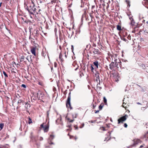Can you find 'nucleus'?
<instances>
[{"label":"nucleus","mask_w":148,"mask_h":148,"mask_svg":"<svg viewBox=\"0 0 148 148\" xmlns=\"http://www.w3.org/2000/svg\"><path fill=\"white\" fill-rule=\"evenodd\" d=\"M110 68L111 70H112L114 69V67H115V64L114 62H112L109 65Z\"/></svg>","instance_id":"11"},{"label":"nucleus","mask_w":148,"mask_h":148,"mask_svg":"<svg viewBox=\"0 0 148 148\" xmlns=\"http://www.w3.org/2000/svg\"><path fill=\"white\" fill-rule=\"evenodd\" d=\"M127 38L128 39H130L131 38V36L130 35H129V36L127 37Z\"/></svg>","instance_id":"45"},{"label":"nucleus","mask_w":148,"mask_h":148,"mask_svg":"<svg viewBox=\"0 0 148 148\" xmlns=\"http://www.w3.org/2000/svg\"><path fill=\"white\" fill-rule=\"evenodd\" d=\"M142 3L144 5H148V0H144V1L142 2ZM148 9V6H146Z\"/></svg>","instance_id":"17"},{"label":"nucleus","mask_w":148,"mask_h":148,"mask_svg":"<svg viewBox=\"0 0 148 148\" xmlns=\"http://www.w3.org/2000/svg\"><path fill=\"white\" fill-rule=\"evenodd\" d=\"M103 102H104L106 104L107 103V99L105 97H104L103 98Z\"/></svg>","instance_id":"31"},{"label":"nucleus","mask_w":148,"mask_h":148,"mask_svg":"<svg viewBox=\"0 0 148 148\" xmlns=\"http://www.w3.org/2000/svg\"><path fill=\"white\" fill-rule=\"evenodd\" d=\"M25 108L27 109L28 108H29L30 107V105L28 103V102H27L25 103Z\"/></svg>","instance_id":"19"},{"label":"nucleus","mask_w":148,"mask_h":148,"mask_svg":"<svg viewBox=\"0 0 148 148\" xmlns=\"http://www.w3.org/2000/svg\"><path fill=\"white\" fill-rule=\"evenodd\" d=\"M22 101L21 100H19L18 101V104H19V105H20L21 103H22Z\"/></svg>","instance_id":"29"},{"label":"nucleus","mask_w":148,"mask_h":148,"mask_svg":"<svg viewBox=\"0 0 148 148\" xmlns=\"http://www.w3.org/2000/svg\"><path fill=\"white\" fill-rule=\"evenodd\" d=\"M145 24L148 27V21H147L146 23H145Z\"/></svg>","instance_id":"43"},{"label":"nucleus","mask_w":148,"mask_h":148,"mask_svg":"<svg viewBox=\"0 0 148 148\" xmlns=\"http://www.w3.org/2000/svg\"><path fill=\"white\" fill-rule=\"evenodd\" d=\"M74 139L76 140L77 139V138L76 137H74Z\"/></svg>","instance_id":"58"},{"label":"nucleus","mask_w":148,"mask_h":148,"mask_svg":"<svg viewBox=\"0 0 148 148\" xmlns=\"http://www.w3.org/2000/svg\"><path fill=\"white\" fill-rule=\"evenodd\" d=\"M32 3L30 5L35 6V4L33 1H32Z\"/></svg>","instance_id":"34"},{"label":"nucleus","mask_w":148,"mask_h":148,"mask_svg":"<svg viewBox=\"0 0 148 148\" xmlns=\"http://www.w3.org/2000/svg\"><path fill=\"white\" fill-rule=\"evenodd\" d=\"M127 115H125L124 116H123L118 120V124H119L121 123H123V122L125 121L127 119L126 116H127Z\"/></svg>","instance_id":"4"},{"label":"nucleus","mask_w":148,"mask_h":148,"mask_svg":"<svg viewBox=\"0 0 148 148\" xmlns=\"http://www.w3.org/2000/svg\"><path fill=\"white\" fill-rule=\"evenodd\" d=\"M129 18L130 20H131V23L130 24L132 25H134L135 23V22L133 18L132 17H130Z\"/></svg>","instance_id":"18"},{"label":"nucleus","mask_w":148,"mask_h":148,"mask_svg":"<svg viewBox=\"0 0 148 148\" xmlns=\"http://www.w3.org/2000/svg\"><path fill=\"white\" fill-rule=\"evenodd\" d=\"M94 65L96 66V69H97L98 68V65H99V62L97 61H95L93 63Z\"/></svg>","instance_id":"15"},{"label":"nucleus","mask_w":148,"mask_h":148,"mask_svg":"<svg viewBox=\"0 0 148 148\" xmlns=\"http://www.w3.org/2000/svg\"><path fill=\"white\" fill-rule=\"evenodd\" d=\"M69 128H71V125H69Z\"/></svg>","instance_id":"63"},{"label":"nucleus","mask_w":148,"mask_h":148,"mask_svg":"<svg viewBox=\"0 0 148 148\" xmlns=\"http://www.w3.org/2000/svg\"><path fill=\"white\" fill-rule=\"evenodd\" d=\"M91 51L93 52L94 55H98L100 54V52L99 50L94 48H92Z\"/></svg>","instance_id":"10"},{"label":"nucleus","mask_w":148,"mask_h":148,"mask_svg":"<svg viewBox=\"0 0 148 148\" xmlns=\"http://www.w3.org/2000/svg\"><path fill=\"white\" fill-rule=\"evenodd\" d=\"M46 28L47 29H48L49 28V27L48 26H47V25L46 27Z\"/></svg>","instance_id":"60"},{"label":"nucleus","mask_w":148,"mask_h":148,"mask_svg":"<svg viewBox=\"0 0 148 148\" xmlns=\"http://www.w3.org/2000/svg\"><path fill=\"white\" fill-rule=\"evenodd\" d=\"M22 87H23V88H25L26 87V86L24 84H22V85L21 86Z\"/></svg>","instance_id":"36"},{"label":"nucleus","mask_w":148,"mask_h":148,"mask_svg":"<svg viewBox=\"0 0 148 148\" xmlns=\"http://www.w3.org/2000/svg\"><path fill=\"white\" fill-rule=\"evenodd\" d=\"M145 103H146V105H144V107H142V108H141V109H142V108H145V107H146V106H147V102H146V101H145Z\"/></svg>","instance_id":"35"},{"label":"nucleus","mask_w":148,"mask_h":148,"mask_svg":"<svg viewBox=\"0 0 148 148\" xmlns=\"http://www.w3.org/2000/svg\"><path fill=\"white\" fill-rule=\"evenodd\" d=\"M43 130H44L45 132H47L49 129V126L47 125H45L44 126V127L43 128Z\"/></svg>","instance_id":"16"},{"label":"nucleus","mask_w":148,"mask_h":148,"mask_svg":"<svg viewBox=\"0 0 148 148\" xmlns=\"http://www.w3.org/2000/svg\"><path fill=\"white\" fill-rule=\"evenodd\" d=\"M89 122H91V123H93L94 122V121H93L92 120H91L90 121H89Z\"/></svg>","instance_id":"52"},{"label":"nucleus","mask_w":148,"mask_h":148,"mask_svg":"<svg viewBox=\"0 0 148 148\" xmlns=\"http://www.w3.org/2000/svg\"><path fill=\"white\" fill-rule=\"evenodd\" d=\"M39 31L37 29H35L32 34L33 35L35 39H36V37L39 35Z\"/></svg>","instance_id":"8"},{"label":"nucleus","mask_w":148,"mask_h":148,"mask_svg":"<svg viewBox=\"0 0 148 148\" xmlns=\"http://www.w3.org/2000/svg\"><path fill=\"white\" fill-rule=\"evenodd\" d=\"M144 32L145 33L148 34V32L146 31H144Z\"/></svg>","instance_id":"57"},{"label":"nucleus","mask_w":148,"mask_h":148,"mask_svg":"<svg viewBox=\"0 0 148 148\" xmlns=\"http://www.w3.org/2000/svg\"><path fill=\"white\" fill-rule=\"evenodd\" d=\"M47 116H49V111H48L47 112Z\"/></svg>","instance_id":"55"},{"label":"nucleus","mask_w":148,"mask_h":148,"mask_svg":"<svg viewBox=\"0 0 148 148\" xmlns=\"http://www.w3.org/2000/svg\"><path fill=\"white\" fill-rule=\"evenodd\" d=\"M61 54H60V56H59V58H61Z\"/></svg>","instance_id":"61"},{"label":"nucleus","mask_w":148,"mask_h":148,"mask_svg":"<svg viewBox=\"0 0 148 148\" xmlns=\"http://www.w3.org/2000/svg\"><path fill=\"white\" fill-rule=\"evenodd\" d=\"M44 123H43L42 124H41L40 125V127L41 128H43L44 127V126L43 125Z\"/></svg>","instance_id":"37"},{"label":"nucleus","mask_w":148,"mask_h":148,"mask_svg":"<svg viewBox=\"0 0 148 148\" xmlns=\"http://www.w3.org/2000/svg\"><path fill=\"white\" fill-rule=\"evenodd\" d=\"M99 112V110L95 111V113L96 114L97 113H98Z\"/></svg>","instance_id":"46"},{"label":"nucleus","mask_w":148,"mask_h":148,"mask_svg":"<svg viewBox=\"0 0 148 148\" xmlns=\"http://www.w3.org/2000/svg\"><path fill=\"white\" fill-rule=\"evenodd\" d=\"M74 127L75 128V130H78V127L75 125L74 126Z\"/></svg>","instance_id":"44"},{"label":"nucleus","mask_w":148,"mask_h":148,"mask_svg":"<svg viewBox=\"0 0 148 148\" xmlns=\"http://www.w3.org/2000/svg\"><path fill=\"white\" fill-rule=\"evenodd\" d=\"M71 98V92H69V96H68L66 103V107L68 108H70V109H72V108L71 106V103H70V100Z\"/></svg>","instance_id":"3"},{"label":"nucleus","mask_w":148,"mask_h":148,"mask_svg":"<svg viewBox=\"0 0 148 148\" xmlns=\"http://www.w3.org/2000/svg\"><path fill=\"white\" fill-rule=\"evenodd\" d=\"M119 66L121 68L124 69L127 65V64L123 62V60H122V62H120Z\"/></svg>","instance_id":"9"},{"label":"nucleus","mask_w":148,"mask_h":148,"mask_svg":"<svg viewBox=\"0 0 148 148\" xmlns=\"http://www.w3.org/2000/svg\"><path fill=\"white\" fill-rule=\"evenodd\" d=\"M96 105L94 104L93 105V109L95 108V107H96Z\"/></svg>","instance_id":"47"},{"label":"nucleus","mask_w":148,"mask_h":148,"mask_svg":"<svg viewBox=\"0 0 148 148\" xmlns=\"http://www.w3.org/2000/svg\"><path fill=\"white\" fill-rule=\"evenodd\" d=\"M38 84L42 86H44V84L42 82H38Z\"/></svg>","instance_id":"30"},{"label":"nucleus","mask_w":148,"mask_h":148,"mask_svg":"<svg viewBox=\"0 0 148 148\" xmlns=\"http://www.w3.org/2000/svg\"><path fill=\"white\" fill-rule=\"evenodd\" d=\"M29 121H28V123L29 124L31 123H32V120L31 118L29 117L28 118Z\"/></svg>","instance_id":"26"},{"label":"nucleus","mask_w":148,"mask_h":148,"mask_svg":"<svg viewBox=\"0 0 148 148\" xmlns=\"http://www.w3.org/2000/svg\"><path fill=\"white\" fill-rule=\"evenodd\" d=\"M137 103L138 105H142V104H141L139 102H137Z\"/></svg>","instance_id":"54"},{"label":"nucleus","mask_w":148,"mask_h":148,"mask_svg":"<svg viewBox=\"0 0 148 148\" xmlns=\"http://www.w3.org/2000/svg\"><path fill=\"white\" fill-rule=\"evenodd\" d=\"M117 29L119 31H121V26L119 25H117Z\"/></svg>","instance_id":"20"},{"label":"nucleus","mask_w":148,"mask_h":148,"mask_svg":"<svg viewBox=\"0 0 148 148\" xmlns=\"http://www.w3.org/2000/svg\"><path fill=\"white\" fill-rule=\"evenodd\" d=\"M3 73L4 74V76H5V77H8V75L4 71H3Z\"/></svg>","instance_id":"32"},{"label":"nucleus","mask_w":148,"mask_h":148,"mask_svg":"<svg viewBox=\"0 0 148 148\" xmlns=\"http://www.w3.org/2000/svg\"><path fill=\"white\" fill-rule=\"evenodd\" d=\"M121 39L122 40H123L124 41H125L126 42V41H127V40L126 39L124 38V36H123V37H121Z\"/></svg>","instance_id":"28"},{"label":"nucleus","mask_w":148,"mask_h":148,"mask_svg":"<svg viewBox=\"0 0 148 148\" xmlns=\"http://www.w3.org/2000/svg\"><path fill=\"white\" fill-rule=\"evenodd\" d=\"M95 6H92V8H93L95 7Z\"/></svg>","instance_id":"64"},{"label":"nucleus","mask_w":148,"mask_h":148,"mask_svg":"<svg viewBox=\"0 0 148 148\" xmlns=\"http://www.w3.org/2000/svg\"><path fill=\"white\" fill-rule=\"evenodd\" d=\"M50 135V136L48 139V143L50 145H54V143L52 142V140L55 137L53 133Z\"/></svg>","instance_id":"6"},{"label":"nucleus","mask_w":148,"mask_h":148,"mask_svg":"<svg viewBox=\"0 0 148 148\" xmlns=\"http://www.w3.org/2000/svg\"><path fill=\"white\" fill-rule=\"evenodd\" d=\"M41 10L40 9L38 10V12L36 11V12L35 13H36L37 14H41Z\"/></svg>","instance_id":"25"},{"label":"nucleus","mask_w":148,"mask_h":148,"mask_svg":"<svg viewBox=\"0 0 148 148\" xmlns=\"http://www.w3.org/2000/svg\"><path fill=\"white\" fill-rule=\"evenodd\" d=\"M117 60H115V67H116L117 68H119V67L118 66L119 63L118 62H116V61Z\"/></svg>","instance_id":"21"},{"label":"nucleus","mask_w":148,"mask_h":148,"mask_svg":"<svg viewBox=\"0 0 148 148\" xmlns=\"http://www.w3.org/2000/svg\"><path fill=\"white\" fill-rule=\"evenodd\" d=\"M4 125L3 123H1L0 124V128L1 129H2Z\"/></svg>","instance_id":"27"},{"label":"nucleus","mask_w":148,"mask_h":148,"mask_svg":"<svg viewBox=\"0 0 148 148\" xmlns=\"http://www.w3.org/2000/svg\"><path fill=\"white\" fill-rule=\"evenodd\" d=\"M31 51L32 54H34V56H36V48L35 47H33L31 48Z\"/></svg>","instance_id":"13"},{"label":"nucleus","mask_w":148,"mask_h":148,"mask_svg":"<svg viewBox=\"0 0 148 148\" xmlns=\"http://www.w3.org/2000/svg\"><path fill=\"white\" fill-rule=\"evenodd\" d=\"M143 147V145H140V146L139 147L140 148H141L142 147Z\"/></svg>","instance_id":"53"},{"label":"nucleus","mask_w":148,"mask_h":148,"mask_svg":"<svg viewBox=\"0 0 148 148\" xmlns=\"http://www.w3.org/2000/svg\"><path fill=\"white\" fill-rule=\"evenodd\" d=\"M57 64L56 63V62H55L54 63V66L55 67H56V66H57Z\"/></svg>","instance_id":"48"},{"label":"nucleus","mask_w":148,"mask_h":148,"mask_svg":"<svg viewBox=\"0 0 148 148\" xmlns=\"http://www.w3.org/2000/svg\"><path fill=\"white\" fill-rule=\"evenodd\" d=\"M127 62V60H124V61H123V62H125H125Z\"/></svg>","instance_id":"59"},{"label":"nucleus","mask_w":148,"mask_h":148,"mask_svg":"<svg viewBox=\"0 0 148 148\" xmlns=\"http://www.w3.org/2000/svg\"><path fill=\"white\" fill-rule=\"evenodd\" d=\"M27 9L30 14L34 15V13L36 12V9L35 6L30 5L29 8H27Z\"/></svg>","instance_id":"2"},{"label":"nucleus","mask_w":148,"mask_h":148,"mask_svg":"<svg viewBox=\"0 0 148 148\" xmlns=\"http://www.w3.org/2000/svg\"><path fill=\"white\" fill-rule=\"evenodd\" d=\"M73 137V136H70V139H72Z\"/></svg>","instance_id":"49"},{"label":"nucleus","mask_w":148,"mask_h":148,"mask_svg":"<svg viewBox=\"0 0 148 148\" xmlns=\"http://www.w3.org/2000/svg\"><path fill=\"white\" fill-rule=\"evenodd\" d=\"M84 123H83L82 125V126H80L79 127L80 128H82L84 126Z\"/></svg>","instance_id":"39"},{"label":"nucleus","mask_w":148,"mask_h":148,"mask_svg":"<svg viewBox=\"0 0 148 148\" xmlns=\"http://www.w3.org/2000/svg\"><path fill=\"white\" fill-rule=\"evenodd\" d=\"M43 138L42 137H40V140H43Z\"/></svg>","instance_id":"51"},{"label":"nucleus","mask_w":148,"mask_h":148,"mask_svg":"<svg viewBox=\"0 0 148 148\" xmlns=\"http://www.w3.org/2000/svg\"><path fill=\"white\" fill-rule=\"evenodd\" d=\"M101 130H102L103 131H105L106 130L105 129V128L104 127H101Z\"/></svg>","instance_id":"38"},{"label":"nucleus","mask_w":148,"mask_h":148,"mask_svg":"<svg viewBox=\"0 0 148 148\" xmlns=\"http://www.w3.org/2000/svg\"><path fill=\"white\" fill-rule=\"evenodd\" d=\"M81 3H82L83 2V0H81Z\"/></svg>","instance_id":"62"},{"label":"nucleus","mask_w":148,"mask_h":148,"mask_svg":"<svg viewBox=\"0 0 148 148\" xmlns=\"http://www.w3.org/2000/svg\"><path fill=\"white\" fill-rule=\"evenodd\" d=\"M133 141V144L131 146L132 147H137V145H139V144L141 143L140 140L139 139H135Z\"/></svg>","instance_id":"5"},{"label":"nucleus","mask_w":148,"mask_h":148,"mask_svg":"<svg viewBox=\"0 0 148 148\" xmlns=\"http://www.w3.org/2000/svg\"><path fill=\"white\" fill-rule=\"evenodd\" d=\"M29 39L30 40L31 43L32 44H36L35 41V39H33V38L31 37V35H30L29 37Z\"/></svg>","instance_id":"14"},{"label":"nucleus","mask_w":148,"mask_h":148,"mask_svg":"<svg viewBox=\"0 0 148 148\" xmlns=\"http://www.w3.org/2000/svg\"><path fill=\"white\" fill-rule=\"evenodd\" d=\"M94 65L92 64H90V68H91V69L92 72H93V70L94 69Z\"/></svg>","instance_id":"23"},{"label":"nucleus","mask_w":148,"mask_h":148,"mask_svg":"<svg viewBox=\"0 0 148 148\" xmlns=\"http://www.w3.org/2000/svg\"><path fill=\"white\" fill-rule=\"evenodd\" d=\"M125 35H124V33H123V36H127V33L126 32H125Z\"/></svg>","instance_id":"40"},{"label":"nucleus","mask_w":148,"mask_h":148,"mask_svg":"<svg viewBox=\"0 0 148 148\" xmlns=\"http://www.w3.org/2000/svg\"><path fill=\"white\" fill-rule=\"evenodd\" d=\"M96 76V81L97 82L99 83V84H100V80L99 76V73H97L95 74Z\"/></svg>","instance_id":"12"},{"label":"nucleus","mask_w":148,"mask_h":148,"mask_svg":"<svg viewBox=\"0 0 148 148\" xmlns=\"http://www.w3.org/2000/svg\"><path fill=\"white\" fill-rule=\"evenodd\" d=\"M44 95L42 92L38 90L36 92H33V95L31 97V100L32 102H34V101L37 100H41V101L44 102V101L42 100L43 99Z\"/></svg>","instance_id":"1"},{"label":"nucleus","mask_w":148,"mask_h":148,"mask_svg":"<svg viewBox=\"0 0 148 148\" xmlns=\"http://www.w3.org/2000/svg\"><path fill=\"white\" fill-rule=\"evenodd\" d=\"M74 47L73 46V45H71V49L72 50V51L73 52V50Z\"/></svg>","instance_id":"42"},{"label":"nucleus","mask_w":148,"mask_h":148,"mask_svg":"<svg viewBox=\"0 0 148 148\" xmlns=\"http://www.w3.org/2000/svg\"><path fill=\"white\" fill-rule=\"evenodd\" d=\"M124 126L126 128L127 126V125L126 123H125L124 124Z\"/></svg>","instance_id":"41"},{"label":"nucleus","mask_w":148,"mask_h":148,"mask_svg":"<svg viewBox=\"0 0 148 148\" xmlns=\"http://www.w3.org/2000/svg\"><path fill=\"white\" fill-rule=\"evenodd\" d=\"M126 2L127 3V7H130V2L129 1L126 0Z\"/></svg>","instance_id":"24"},{"label":"nucleus","mask_w":148,"mask_h":148,"mask_svg":"<svg viewBox=\"0 0 148 148\" xmlns=\"http://www.w3.org/2000/svg\"><path fill=\"white\" fill-rule=\"evenodd\" d=\"M84 7V4H82L81 5V7Z\"/></svg>","instance_id":"56"},{"label":"nucleus","mask_w":148,"mask_h":148,"mask_svg":"<svg viewBox=\"0 0 148 148\" xmlns=\"http://www.w3.org/2000/svg\"><path fill=\"white\" fill-rule=\"evenodd\" d=\"M74 119L71 120H70L69 122H71V123L72 122L74 121Z\"/></svg>","instance_id":"50"},{"label":"nucleus","mask_w":148,"mask_h":148,"mask_svg":"<svg viewBox=\"0 0 148 148\" xmlns=\"http://www.w3.org/2000/svg\"><path fill=\"white\" fill-rule=\"evenodd\" d=\"M103 104H101V105L99 106V108L100 110H102L103 107Z\"/></svg>","instance_id":"22"},{"label":"nucleus","mask_w":148,"mask_h":148,"mask_svg":"<svg viewBox=\"0 0 148 148\" xmlns=\"http://www.w3.org/2000/svg\"><path fill=\"white\" fill-rule=\"evenodd\" d=\"M31 141H32L35 144L37 145L38 147V144L37 142L38 137L37 136H33L31 138Z\"/></svg>","instance_id":"7"},{"label":"nucleus","mask_w":148,"mask_h":148,"mask_svg":"<svg viewBox=\"0 0 148 148\" xmlns=\"http://www.w3.org/2000/svg\"><path fill=\"white\" fill-rule=\"evenodd\" d=\"M42 56L45 57L46 55L45 53H44V52L42 51Z\"/></svg>","instance_id":"33"}]
</instances>
